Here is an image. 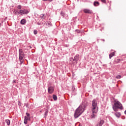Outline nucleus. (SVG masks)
<instances>
[{
  "label": "nucleus",
  "instance_id": "obj_25",
  "mask_svg": "<svg viewBox=\"0 0 126 126\" xmlns=\"http://www.w3.org/2000/svg\"><path fill=\"white\" fill-rule=\"evenodd\" d=\"M75 32H76L78 33H81V32L80 31V30H76Z\"/></svg>",
  "mask_w": 126,
  "mask_h": 126
},
{
  "label": "nucleus",
  "instance_id": "obj_28",
  "mask_svg": "<svg viewBox=\"0 0 126 126\" xmlns=\"http://www.w3.org/2000/svg\"><path fill=\"white\" fill-rule=\"evenodd\" d=\"M101 1H102V2H103V3H106V0H101Z\"/></svg>",
  "mask_w": 126,
  "mask_h": 126
},
{
  "label": "nucleus",
  "instance_id": "obj_21",
  "mask_svg": "<svg viewBox=\"0 0 126 126\" xmlns=\"http://www.w3.org/2000/svg\"><path fill=\"white\" fill-rule=\"evenodd\" d=\"M61 15H62V16H63V17H64V15H65V14H64L63 12L62 11L61 12Z\"/></svg>",
  "mask_w": 126,
  "mask_h": 126
},
{
  "label": "nucleus",
  "instance_id": "obj_33",
  "mask_svg": "<svg viewBox=\"0 0 126 126\" xmlns=\"http://www.w3.org/2000/svg\"><path fill=\"white\" fill-rule=\"evenodd\" d=\"M37 25H41V23H37Z\"/></svg>",
  "mask_w": 126,
  "mask_h": 126
},
{
  "label": "nucleus",
  "instance_id": "obj_34",
  "mask_svg": "<svg viewBox=\"0 0 126 126\" xmlns=\"http://www.w3.org/2000/svg\"><path fill=\"white\" fill-rule=\"evenodd\" d=\"M13 82L14 83H15V82H16V80H14L13 81Z\"/></svg>",
  "mask_w": 126,
  "mask_h": 126
},
{
  "label": "nucleus",
  "instance_id": "obj_24",
  "mask_svg": "<svg viewBox=\"0 0 126 126\" xmlns=\"http://www.w3.org/2000/svg\"><path fill=\"white\" fill-rule=\"evenodd\" d=\"M33 33H34V35H37V33H38V31H37V30H34Z\"/></svg>",
  "mask_w": 126,
  "mask_h": 126
},
{
  "label": "nucleus",
  "instance_id": "obj_14",
  "mask_svg": "<svg viewBox=\"0 0 126 126\" xmlns=\"http://www.w3.org/2000/svg\"><path fill=\"white\" fill-rule=\"evenodd\" d=\"M115 116H116V117H117V118H120V117H121V113L116 112L115 113Z\"/></svg>",
  "mask_w": 126,
  "mask_h": 126
},
{
  "label": "nucleus",
  "instance_id": "obj_16",
  "mask_svg": "<svg viewBox=\"0 0 126 126\" xmlns=\"http://www.w3.org/2000/svg\"><path fill=\"white\" fill-rule=\"evenodd\" d=\"M53 98L54 101H57V100H58V97L55 94L53 95Z\"/></svg>",
  "mask_w": 126,
  "mask_h": 126
},
{
  "label": "nucleus",
  "instance_id": "obj_7",
  "mask_svg": "<svg viewBox=\"0 0 126 126\" xmlns=\"http://www.w3.org/2000/svg\"><path fill=\"white\" fill-rule=\"evenodd\" d=\"M24 118V123L25 125H27V121H31V117L30 116H25Z\"/></svg>",
  "mask_w": 126,
  "mask_h": 126
},
{
  "label": "nucleus",
  "instance_id": "obj_2",
  "mask_svg": "<svg viewBox=\"0 0 126 126\" xmlns=\"http://www.w3.org/2000/svg\"><path fill=\"white\" fill-rule=\"evenodd\" d=\"M112 108L114 112H118L119 109L123 110L124 107H123V104H122L120 101H118L114 102V104L112 105Z\"/></svg>",
  "mask_w": 126,
  "mask_h": 126
},
{
  "label": "nucleus",
  "instance_id": "obj_10",
  "mask_svg": "<svg viewBox=\"0 0 126 126\" xmlns=\"http://www.w3.org/2000/svg\"><path fill=\"white\" fill-rule=\"evenodd\" d=\"M30 11L27 10V9H24L23 10V15H25V14H28L29 13Z\"/></svg>",
  "mask_w": 126,
  "mask_h": 126
},
{
  "label": "nucleus",
  "instance_id": "obj_6",
  "mask_svg": "<svg viewBox=\"0 0 126 126\" xmlns=\"http://www.w3.org/2000/svg\"><path fill=\"white\" fill-rule=\"evenodd\" d=\"M54 89L53 87L50 86L48 88V92L49 94H53L54 93Z\"/></svg>",
  "mask_w": 126,
  "mask_h": 126
},
{
  "label": "nucleus",
  "instance_id": "obj_22",
  "mask_svg": "<svg viewBox=\"0 0 126 126\" xmlns=\"http://www.w3.org/2000/svg\"><path fill=\"white\" fill-rule=\"evenodd\" d=\"M17 8H18V9H21V8H22V6H21V5H18V6H17Z\"/></svg>",
  "mask_w": 126,
  "mask_h": 126
},
{
  "label": "nucleus",
  "instance_id": "obj_31",
  "mask_svg": "<svg viewBox=\"0 0 126 126\" xmlns=\"http://www.w3.org/2000/svg\"><path fill=\"white\" fill-rule=\"evenodd\" d=\"M25 105H26V108H28V104L25 103Z\"/></svg>",
  "mask_w": 126,
  "mask_h": 126
},
{
  "label": "nucleus",
  "instance_id": "obj_12",
  "mask_svg": "<svg viewBox=\"0 0 126 126\" xmlns=\"http://www.w3.org/2000/svg\"><path fill=\"white\" fill-rule=\"evenodd\" d=\"M116 54V52H114L111 53L110 54H109V59L111 60L114 56H115V54Z\"/></svg>",
  "mask_w": 126,
  "mask_h": 126
},
{
  "label": "nucleus",
  "instance_id": "obj_19",
  "mask_svg": "<svg viewBox=\"0 0 126 126\" xmlns=\"http://www.w3.org/2000/svg\"><path fill=\"white\" fill-rule=\"evenodd\" d=\"M44 16H45V14H42L40 15V17L41 19H45V18H44Z\"/></svg>",
  "mask_w": 126,
  "mask_h": 126
},
{
  "label": "nucleus",
  "instance_id": "obj_15",
  "mask_svg": "<svg viewBox=\"0 0 126 126\" xmlns=\"http://www.w3.org/2000/svg\"><path fill=\"white\" fill-rule=\"evenodd\" d=\"M99 2L97 1H95L94 2V6H98V5H99Z\"/></svg>",
  "mask_w": 126,
  "mask_h": 126
},
{
  "label": "nucleus",
  "instance_id": "obj_5",
  "mask_svg": "<svg viewBox=\"0 0 126 126\" xmlns=\"http://www.w3.org/2000/svg\"><path fill=\"white\" fill-rule=\"evenodd\" d=\"M70 60H73V62H76V63H77V62H78V60H79V55H76L74 58H71Z\"/></svg>",
  "mask_w": 126,
  "mask_h": 126
},
{
  "label": "nucleus",
  "instance_id": "obj_36",
  "mask_svg": "<svg viewBox=\"0 0 126 126\" xmlns=\"http://www.w3.org/2000/svg\"><path fill=\"white\" fill-rule=\"evenodd\" d=\"M43 0L44 1H47L48 0Z\"/></svg>",
  "mask_w": 126,
  "mask_h": 126
},
{
  "label": "nucleus",
  "instance_id": "obj_30",
  "mask_svg": "<svg viewBox=\"0 0 126 126\" xmlns=\"http://www.w3.org/2000/svg\"><path fill=\"white\" fill-rule=\"evenodd\" d=\"M117 62H118V63H120V62H121V59H117Z\"/></svg>",
  "mask_w": 126,
  "mask_h": 126
},
{
  "label": "nucleus",
  "instance_id": "obj_13",
  "mask_svg": "<svg viewBox=\"0 0 126 126\" xmlns=\"http://www.w3.org/2000/svg\"><path fill=\"white\" fill-rule=\"evenodd\" d=\"M5 122L7 124V126H10V120H9V119H6Z\"/></svg>",
  "mask_w": 126,
  "mask_h": 126
},
{
  "label": "nucleus",
  "instance_id": "obj_26",
  "mask_svg": "<svg viewBox=\"0 0 126 126\" xmlns=\"http://www.w3.org/2000/svg\"><path fill=\"white\" fill-rule=\"evenodd\" d=\"M20 13H21V15H23V10H20Z\"/></svg>",
  "mask_w": 126,
  "mask_h": 126
},
{
  "label": "nucleus",
  "instance_id": "obj_8",
  "mask_svg": "<svg viewBox=\"0 0 126 126\" xmlns=\"http://www.w3.org/2000/svg\"><path fill=\"white\" fill-rule=\"evenodd\" d=\"M83 11H84V13H87L88 14H91L92 13H93L92 10H91L89 9H84L83 10Z\"/></svg>",
  "mask_w": 126,
  "mask_h": 126
},
{
  "label": "nucleus",
  "instance_id": "obj_27",
  "mask_svg": "<svg viewBox=\"0 0 126 126\" xmlns=\"http://www.w3.org/2000/svg\"><path fill=\"white\" fill-rule=\"evenodd\" d=\"M26 115L27 116V117H30V114L28 112L26 113Z\"/></svg>",
  "mask_w": 126,
  "mask_h": 126
},
{
  "label": "nucleus",
  "instance_id": "obj_9",
  "mask_svg": "<svg viewBox=\"0 0 126 126\" xmlns=\"http://www.w3.org/2000/svg\"><path fill=\"white\" fill-rule=\"evenodd\" d=\"M26 22H27V21H26V19H23L20 21V23L22 25H25V24H26Z\"/></svg>",
  "mask_w": 126,
  "mask_h": 126
},
{
  "label": "nucleus",
  "instance_id": "obj_29",
  "mask_svg": "<svg viewBox=\"0 0 126 126\" xmlns=\"http://www.w3.org/2000/svg\"><path fill=\"white\" fill-rule=\"evenodd\" d=\"M18 15H21V14L20 13V11L19 10V12H18Z\"/></svg>",
  "mask_w": 126,
  "mask_h": 126
},
{
  "label": "nucleus",
  "instance_id": "obj_17",
  "mask_svg": "<svg viewBox=\"0 0 126 126\" xmlns=\"http://www.w3.org/2000/svg\"><path fill=\"white\" fill-rule=\"evenodd\" d=\"M48 113H49V110L47 109L44 113V116H45V117H47V116H48Z\"/></svg>",
  "mask_w": 126,
  "mask_h": 126
},
{
  "label": "nucleus",
  "instance_id": "obj_23",
  "mask_svg": "<svg viewBox=\"0 0 126 126\" xmlns=\"http://www.w3.org/2000/svg\"><path fill=\"white\" fill-rule=\"evenodd\" d=\"M20 62L21 63V64H22V63H23L24 61H23V59H19Z\"/></svg>",
  "mask_w": 126,
  "mask_h": 126
},
{
  "label": "nucleus",
  "instance_id": "obj_3",
  "mask_svg": "<svg viewBox=\"0 0 126 126\" xmlns=\"http://www.w3.org/2000/svg\"><path fill=\"white\" fill-rule=\"evenodd\" d=\"M92 112L93 113L98 112V103L96 99H94L92 101Z\"/></svg>",
  "mask_w": 126,
  "mask_h": 126
},
{
  "label": "nucleus",
  "instance_id": "obj_32",
  "mask_svg": "<svg viewBox=\"0 0 126 126\" xmlns=\"http://www.w3.org/2000/svg\"><path fill=\"white\" fill-rule=\"evenodd\" d=\"M19 11H18V10H16V12L15 13V14H16V13H18L19 12Z\"/></svg>",
  "mask_w": 126,
  "mask_h": 126
},
{
  "label": "nucleus",
  "instance_id": "obj_1",
  "mask_svg": "<svg viewBox=\"0 0 126 126\" xmlns=\"http://www.w3.org/2000/svg\"><path fill=\"white\" fill-rule=\"evenodd\" d=\"M86 107H87V105L84 103L81 104V105L75 111L74 114L75 119H77V118L83 114Z\"/></svg>",
  "mask_w": 126,
  "mask_h": 126
},
{
  "label": "nucleus",
  "instance_id": "obj_18",
  "mask_svg": "<svg viewBox=\"0 0 126 126\" xmlns=\"http://www.w3.org/2000/svg\"><path fill=\"white\" fill-rule=\"evenodd\" d=\"M96 113H93V112H92V119H95V114Z\"/></svg>",
  "mask_w": 126,
  "mask_h": 126
},
{
  "label": "nucleus",
  "instance_id": "obj_37",
  "mask_svg": "<svg viewBox=\"0 0 126 126\" xmlns=\"http://www.w3.org/2000/svg\"><path fill=\"white\" fill-rule=\"evenodd\" d=\"M1 26V23H0V27Z\"/></svg>",
  "mask_w": 126,
  "mask_h": 126
},
{
  "label": "nucleus",
  "instance_id": "obj_4",
  "mask_svg": "<svg viewBox=\"0 0 126 126\" xmlns=\"http://www.w3.org/2000/svg\"><path fill=\"white\" fill-rule=\"evenodd\" d=\"M25 56V54H24V52L23 51V50L22 49H19V60H21L22 59H23Z\"/></svg>",
  "mask_w": 126,
  "mask_h": 126
},
{
  "label": "nucleus",
  "instance_id": "obj_35",
  "mask_svg": "<svg viewBox=\"0 0 126 126\" xmlns=\"http://www.w3.org/2000/svg\"><path fill=\"white\" fill-rule=\"evenodd\" d=\"M101 41H103V42H105V39H101Z\"/></svg>",
  "mask_w": 126,
  "mask_h": 126
},
{
  "label": "nucleus",
  "instance_id": "obj_20",
  "mask_svg": "<svg viewBox=\"0 0 126 126\" xmlns=\"http://www.w3.org/2000/svg\"><path fill=\"white\" fill-rule=\"evenodd\" d=\"M116 78H117V79H121V78H122V76L119 75L116 76Z\"/></svg>",
  "mask_w": 126,
  "mask_h": 126
},
{
  "label": "nucleus",
  "instance_id": "obj_11",
  "mask_svg": "<svg viewBox=\"0 0 126 126\" xmlns=\"http://www.w3.org/2000/svg\"><path fill=\"white\" fill-rule=\"evenodd\" d=\"M46 25L48 26V27H52V26H53V24H52L51 22H47Z\"/></svg>",
  "mask_w": 126,
  "mask_h": 126
}]
</instances>
